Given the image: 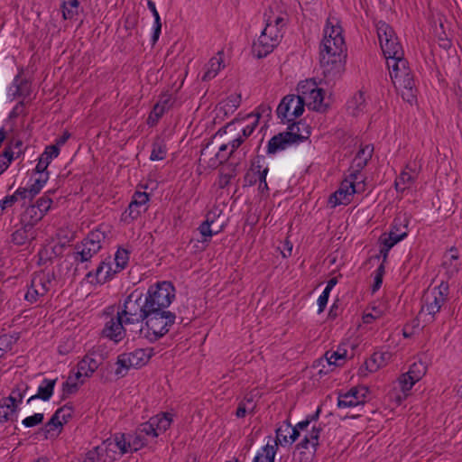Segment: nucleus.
<instances>
[{"instance_id": "2", "label": "nucleus", "mask_w": 462, "mask_h": 462, "mask_svg": "<svg viewBox=\"0 0 462 462\" xmlns=\"http://www.w3.org/2000/svg\"><path fill=\"white\" fill-rule=\"evenodd\" d=\"M143 319L144 326L139 329V337L154 343L165 336L175 323L176 315L170 310H147Z\"/></svg>"}, {"instance_id": "30", "label": "nucleus", "mask_w": 462, "mask_h": 462, "mask_svg": "<svg viewBox=\"0 0 462 462\" xmlns=\"http://www.w3.org/2000/svg\"><path fill=\"white\" fill-rule=\"evenodd\" d=\"M350 201L349 190L342 185L339 189L331 194L328 199V203L331 204L333 208L341 204L346 205L350 203Z\"/></svg>"}, {"instance_id": "41", "label": "nucleus", "mask_w": 462, "mask_h": 462, "mask_svg": "<svg viewBox=\"0 0 462 462\" xmlns=\"http://www.w3.org/2000/svg\"><path fill=\"white\" fill-rule=\"evenodd\" d=\"M152 420H154L156 431L160 434V432H165L171 427L172 416L170 413H162V416L152 417Z\"/></svg>"}, {"instance_id": "38", "label": "nucleus", "mask_w": 462, "mask_h": 462, "mask_svg": "<svg viewBox=\"0 0 462 462\" xmlns=\"http://www.w3.org/2000/svg\"><path fill=\"white\" fill-rule=\"evenodd\" d=\"M374 152V147L371 145H365L360 148L354 162H356V167L363 169L366 166L367 162L371 160Z\"/></svg>"}, {"instance_id": "54", "label": "nucleus", "mask_w": 462, "mask_h": 462, "mask_svg": "<svg viewBox=\"0 0 462 462\" xmlns=\"http://www.w3.org/2000/svg\"><path fill=\"white\" fill-rule=\"evenodd\" d=\"M44 415L43 413H34L32 416H28L22 420V425L25 428H32L37 425H40L43 422Z\"/></svg>"}, {"instance_id": "12", "label": "nucleus", "mask_w": 462, "mask_h": 462, "mask_svg": "<svg viewBox=\"0 0 462 462\" xmlns=\"http://www.w3.org/2000/svg\"><path fill=\"white\" fill-rule=\"evenodd\" d=\"M125 319L117 313L116 318H112L105 324L102 335L116 343L120 342L125 336V328H124Z\"/></svg>"}, {"instance_id": "9", "label": "nucleus", "mask_w": 462, "mask_h": 462, "mask_svg": "<svg viewBox=\"0 0 462 462\" xmlns=\"http://www.w3.org/2000/svg\"><path fill=\"white\" fill-rule=\"evenodd\" d=\"M217 137L218 136H216L215 134L200 151V160L208 158V165L211 168H217L226 162L227 160L233 156L232 152H227L228 144L226 143L221 144L218 147V152L214 153V141Z\"/></svg>"}, {"instance_id": "29", "label": "nucleus", "mask_w": 462, "mask_h": 462, "mask_svg": "<svg viewBox=\"0 0 462 462\" xmlns=\"http://www.w3.org/2000/svg\"><path fill=\"white\" fill-rule=\"evenodd\" d=\"M105 443H107V449L110 448L112 445H114L120 450L121 455H124L131 451L129 439H126V435L125 433H116L114 436V441H110L109 439H107Z\"/></svg>"}, {"instance_id": "6", "label": "nucleus", "mask_w": 462, "mask_h": 462, "mask_svg": "<svg viewBox=\"0 0 462 462\" xmlns=\"http://www.w3.org/2000/svg\"><path fill=\"white\" fill-rule=\"evenodd\" d=\"M299 123H291L289 125L287 131L273 135L268 142L267 154H275L293 143H299L308 139L310 134L308 128L306 131L307 135L295 133L294 128Z\"/></svg>"}, {"instance_id": "21", "label": "nucleus", "mask_w": 462, "mask_h": 462, "mask_svg": "<svg viewBox=\"0 0 462 462\" xmlns=\"http://www.w3.org/2000/svg\"><path fill=\"white\" fill-rule=\"evenodd\" d=\"M29 386L27 383L21 382L14 388L8 397L3 399L10 405L13 412L18 411V405L23 402Z\"/></svg>"}, {"instance_id": "31", "label": "nucleus", "mask_w": 462, "mask_h": 462, "mask_svg": "<svg viewBox=\"0 0 462 462\" xmlns=\"http://www.w3.org/2000/svg\"><path fill=\"white\" fill-rule=\"evenodd\" d=\"M13 85L15 87V91L13 93L14 98L20 97H27L30 95V84L25 79H22L21 73H18L14 79Z\"/></svg>"}, {"instance_id": "13", "label": "nucleus", "mask_w": 462, "mask_h": 462, "mask_svg": "<svg viewBox=\"0 0 462 462\" xmlns=\"http://www.w3.org/2000/svg\"><path fill=\"white\" fill-rule=\"evenodd\" d=\"M391 353L389 352H375L370 358L366 359L365 364L359 368L358 374L361 376L366 375L365 372L374 373L376 372L380 367L386 365L388 360L391 358Z\"/></svg>"}, {"instance_id": "51", "label": "nucleus", "mask_w": 462, "mask_h": 462, "mask_svg": "<svg viewBox=\"0 0 462 462\" xmlns=\"http://www.w3.org/2000/svg\"><path fill=\"white\" fill-rule=\"evenodd\" d=\"M136 430L143 436H151L152 438L159 436L154 426V420H152V418L148 421L142 423Z\"/></svg>"}, {"instance_id": "60", "label": "nucleus", "mask_w": 462, "mask_h": 462, "mask_svg": "<svg viewBox=\"0 0 462 462\" xmlns=\"http://www.w3.org/2000/svg\"><path fill=\"white\" fill-rule=\"evenodd\" d=\"M346 189L349 190V196L351 197L353 194H360L365 191V180H360L359 181H356L355 184L346 185Z\"/></svg>"}, {"instance_id": "10", "label": "nucleus", "mask_w": 462, "mask_h": 462, "mask_svg": "<svg viewBox=\"0 0 462 462\" xmlns=\"http://www.w3.org/2000/svg\"><path fill=\"white\" fill-rule=\"evenodd\" d=\"M296 103L291 116L293 118H298L302 116L304 113V107L306 105V101L304 100V97H296L295 95H287L285 96L280 102L276 114L277 116L282 120V123H285V119L288 118V113L291 109V105Z\"/></svg>"}, {"instance_id": "20", "label": "nucleus", "mask_w": 462, "mask_h": 462, "mask_svg": "<svg viewBox=\"0 0 462 462\" xmlns=\"http://www.w3.org/2000/svg\"><path fill=\"white\" fill-rule=\"evenodd\" d=\"M422 310H426L432 317L438 313L445 302V298L440 296V292H430L423 296Z\"/></svg>"}, {"instance_id": "19", "label": "nucleus", "mask_w": 462, "mask_h": 462, "mask_svg": "<svg viewBox=\"0 0 462 462\" xmlns=\"http://www.w3.org/2000/svg\"><path fill=\"white\" fill-rule=\"evenodd\" d=\"M60 148L56 145L46 146L44 152L41 154L38 159V163L34 169L35 173H45L48 171V166L50 165L52 159L57 158L60 154Z\"/></svg>"}, {"instance_id": "49", "label": "nucleus", "mask_w": 462, "mask_h": 462, "mask_svg": "<svg viewBox=\"0 0 462 462\" xmlns=\"http://www.w3.org/2000/svg\"><path fill=\"white\" fill-rule=\"evenodd\" d=\"M39 174V178L36 179L34 180V183L31 185V187L29 188V194L31 195V199H32L36 195H38L41 192L42 189L49 180V172Z\"/></svg>"}, {"instance_id": "47", "label": "nucleus", "mask_w": 462, "mask_h": 462, "mask_svg": "<svg viewBox=\"0 0 462 462\" xmlns=\"http://www.w3.org/2000/svg\"><path fill=\"white\" fill-rule=\"evenodd\" d=\"M346 349L342 347L341 346H338L337 351H327L325 354L326 362L328 365H338L337 364V360H346Z\"/></svg>"}, {"instance_id": "27", "label": "nucleus", "mask_w": 462, "mask_h": 462, "mask_svg": "<svg viewBox=\"0 0 462 462\" xmlns=\"http://www.w3.org/2000/svg\"><path fill=\"white\" fill-rule=\"evenodd\" d=\"M64 411V408H59L58 410H56V411L51 416L50 420L42 428L40 429L39 433H42L44 439H48L49 433L54 429L62 428L63 422L60 419V413Z\"/></svg>"}, {"instance_id": "22", "label": "nucleus", "mask_w": 462, "mask_h": 462, "mask_svg": "<svg viewBox=\"0 0 462 462\" xmlns=\"http://www.w3.org/2000/svg\"><path fill=\"white\" fill-rule=\"evenodd\" d=\"M57 379H43L42 384L38 388V392L36 394L32 395L28 400L27 403H30L32 401L35 399H41L44 402L49 401L54 392V387L56 385Z\"/></svg>"}, {"instance_id": "63", "label": "nucleus", "mask_w": 462, "mask_h": 462, "mask_svg": "<svg viewBox=\"0 0 462 462\" xmlns=\"http://www.w3.org/2000/svg\"><path fill=\"white\" fill-rule=\"evenodd\" d=\"M13 344L14 340L12 337L8 335H3L0 337V351L2 352L0 357L4 353L12 349Z\"/></svg>"}, {"instance_id": "11", "label": "nucleus", "mask_w": 462, "mask_h": 462, "mask_svg": "<svg viewBox=\"0 0 462 462\" xmlns=\"http://www.w3.org/2000/svg\"><path fill=\"white\" fill-rule=\"evenodd\" d=\"M368 393L369 389L366 386L361 385L353 387L346 393H339L337 398V407L346 408L364 405Z\"/></svg>"}, {"instance_id": "33", "label": "nucleus", "mask_w": 462, "mask_h": 462, "mask_svg": "<svg viewBox=\"0 0 462 462\" xmlns=\"http://www.w3.org/2000/svg\"><path fill=\"white\" fill-rule=\"evenodd\" d=\"M80 5L79 0H62V16L65 20L72 19L79 12Z\"/></svg>"}, {"instance_id": "61", "label": "nucleus", "mask_w": 462, "mask_h": 462, "mask_svg": "<svg viewBox=\"0 0 462 462\" xmlns=\"http://www.w3.org/2000/svg\"><path fill=\"white\" fill-rule=\"evenodd\" d=\"M29 240V235L20 229L12 234V242L17 245H23Z\"/></svg>"}, {"instance_id": "46", "label": "nucleus", "mask_w": 462, "mask_h": 462, "mask_svg": "<svg viewBox=\"0 0 462 462\" xmlns=\"http://www.w3.org/2000/svg\"><path fill=\"white\" fill-rule=\"evenodd\" d=\"M44 214H42L35 205H31L27 207L22 214V221H31L36 224L42 220Z\"/></svg>"}, {"instance_id": "43", "label": "nucleus", "mask_w": 462, "mask_h": 462, "mask_svg": "<svg viewBox=\"0 0 462 462\" xmlns=\"http://www.w3.org/2000/svg\"><path fill=\"white\" fill-rule=\"evenodd\" d=\"M221 63L222 60L220 58H211L208 64L207 71L204 73L202 77V80L207 81L215 78L217 72L220 70Z\"/></svg>"}, {"instance_id": "44", "label": "nucleus", "mask_w": 462, "mask_h": 462, "mask_svg": "<svg viewBox=\"0 0 462 462\" xmlns=\"http://www.w3.org/2000/svg\"><path fill=\"white\" fill-rule=\"evenodd\" d=\"M277 448L275 446L266 445L263 448V453L257 454L253 462H274Z\"/></svg>"}, {"instance_id": "3", "label": "nucleus", "mask_w": 462, "mask_h": 462, "mask_svg": "<svg viewBox=\"0 0 462 462\" xmlns=\"http://www.w3.org/2000/svg\"><path fill=\"white\" fill-rule=\"evenodd\" d=\"M143 296L149 310H167L175 299V288L171 282H158L149 286Z\"/></svg>"}, {"instance_id": "55", "label": "nucleus", "mask_w": 462, "mask_h": 462, "mask_svg": "<svg viewBox=\"0 0 462 462\" xmlns=\"http://www.w3.org/2000/svg\"><path fill=\"white\" fill-rule=\"evenodd\" d=\"M69 376L66 382L62 383V396L61 400L67 399L70 394H74L79 391V384L77 383H70Z\"/></svg>"}, {"instance_id": "35", "label": "nucleus", "mask_w": 462, "mask_h": 462, "mask_svg": "<svg viewBox=\"0 0 462 462\" xmlns=\"http://www.w3.org/2000/svg\"><path fill=\"white\" fill-rule=\"evenodd\" d=\"M147 6H148V9L152 12L153 18H154L153 33L152 36V42L155 43L158 41L159 36L161 34V31H162L161 17L156 9V5L153 1L147 0Z\"/></svg>"}, {"instance_id": "59", "label": "nucleus", "mask_w": 462, "mask_h": 462, "mask_svg": "<svg viewBox=\"0 0 462 462\" xmlns=\"http://www.w3.org/2000/svg\"><path fill=\"white\" fill-rule=\"evenodd\" d=\"M268 167H265L263 169V171H258V181L259 182V190L261 193L267 192L269 190L267 182H266V176L268 173Z\"/></svg>"}, {"instance_id": "15", "label": "nucleus", "mask_w": 462, "mask_h": 462, "mask_svg": "<svg viewBox=\"0 0 462 462\" xmlns=\"http://www.w3.org/2000/svg\"><path fill=\"white\" fill-rule=\"evenodd\" d=\"M380 45L387 62L389 60H392L393 63H394V61L406 60L403 57L404 52L402 47L398 42L397 36L393 39L389 38L386 42Z\"/></svg>"}, {"instance_id": "42", "label": "nucleus", "mask_w": 462, "mask_h": 462, "mask_svg": "<svg viewBox=\"0 0 462 462\" xmlns=\"http://www.w3.org/2000/svg\"><path fill=\"white\" fill-rule=\"evenodd\" d=\"M317 87V82L313 79L300 81L297 87L299 95H297L296 97H304L305 100L306 97H309V96L311 95L312 92H314Z\"/></svg>"}, {"instance_id": "14", "label": "nucleus", "mask_w": 462, "mask_h": 462, "mask_svg": "<svg viewBox=\"0 0 462 462\" xmlns=\"http://www.w3.org/2000/svg\"><path fill=\"white\" fill-rule=\"evenodd\" d=\"M261 116V114L259 112H256L254 114H249L245 117L243 118H235L228 124H226L225 126L218 129V131L216 133V136H222L223 134H229V135H233L236 132V125H244L245 121H248L250 119H253V121L248 124L249 126H253V130L256 128L259 123V118Z\"/></svg>"}, {"instance_id": "62", "label": "nucleus", "mask_w": 462, "mask_h": 462, "mask_svg": "<svg viewBox=\"0 0 462 462\" xmlns=\"http://www.w3.org/2000/svg\"><path fill=\"white\" fill-rule=\"evenodd\" d=\"M236 166H233L231 172L228 173H221L219 176L218 186L220 189H225L230 183V180L236 176Z\"/></svg>"}, {"instance_id": "40", "label": "nucleus", "mask_w": 462, "mask_h": 462, "mask_svg": "<svg viewBox=\"0 0 462 462\" xmlns=\"http://www.w3.org/2000/svg\"><path fill=\"white\" fill-rule=\"evenodd\" d=\"M129 254L130 252L126 249L121 247L117 249L115 255L116 269L114 270V273L121 272L127 266L129 261Z\"/></svg>"}, {"instance_id": "36", "label": "nucleus", "mask_w": 462, "mask_h": 462, "mask_svg": "<svg viewBox=\"0 0 462 462\" xmlns=\"http://www.w3.org/2000/svg\"><path fill=\"white\" fill-rule=\"evenodd\" d=\"M167 154V147L163 140L156 138L152 145V152L150 155L151 161H162L165 159Z\"/></svg>"}, {"instance_id": "8", "label": "nucleus", "mask_w": 462, "mask_h": 462, "mask_svg": "<svg viewBox=\"0 0 462 462\" xmlns=\"http://www.w3.org/2000/svg\"><path fill=\"white\" fill-rule=\"evenodd\" d=\"M387 66L389 69H392L390 76L394 85H398L400 88H403L404 89L415 88L413 75L408 66L407 60L394 61V63L392 64L388 61Z\"/></svg>"}, {"instance_id": "57", "label": "nucleus", "mask_w": 462, "mask_h": 462, "mask_svg": "<svg viewBox=\"0 0 462 462\" xmlns=\"http://www.w3.org/2000/svg\"><path fill=\"white\" fill-rule=\"evenodd\" d=\"M106 261L100 262L98 266H97V268L96 269V271L95 272H88L86 274V278L88 280H89L90 278H94L95 281L90 280L89 282L91 283H97L98 279H102V277H103L102 273H103L104 269L106 268Z\"/></svg>"}, {"instance_id": "23", "label": "nucleus", "mask_w": 462, "mask_h": 462, "mask_svg": "<svg viewBox=\"0 0 462 462\" xmlns=\"http://www.w3.org/2000/svg\"><path fill=\"white\" fill-rule=\"evenodd\" d=\"M216 217V212L209 211L206 216L205 221L199 226V233L204 237V241H208L207 237H211L213 235L218 234L222 230V225H219L218 228L216 230L212 229Z\"/></svg>"}, {"instance_id": "32", "label": "nucleus", "mask_w": 462, "mask_h": 462, "mask_svg": "<svg viewBox=\"0 0 462 462\" xmlns=\"http://www.w3.org/2000/svg\"><path fill=\"white\" fill-rule=\"evenodd\" d=\"M291 431V424L289 420L283 421V423L276 429L275 447L278 445L283 446L290 443L289 433Z\"/></svg>"}, {"instance_id": "53", "label": "nucleus", "mask_w": 462, "mask_h": 462, "mask_svg": "<svg viewBox=\"0 0 462 462\" xmlns=\"http://www.w3.org/2000/svg\"><path fill=\"white\" fill-rule=\"evenodd\" d=\"M52 193H54V190H49L44 196L38 199L34 204L36 208H38V209H40V211L44 215L49 211L52 203V199L47 194Z\"/></svg>"}, {"instance_id": "5", "label": "nucleus", "mask_w": 462, "mask_h": 462, "mask_svg": "<svg viewBox=\"0 0 462 462\" xmlns=\"http://www.w3.org/2000/svg\"><path fill=\"white\" fill-rule=\"evenodd\" d=\"M153 353L152 348H137L130 353H123L117 356V368L115 371L116 375L124 377L130 368H140L146 365Z\"/></svg>"}, {"instance_id": "45", "label": "nucleus", "mask_w": 462, "mask_h": 462, "mask_svg": "<svg viewBox=\"0 0 462 462\" xmlns=\"http://www.w3.org/2000/svg\"><path fill=\"white\" fill-rule=\"evenodd\" d=\"M17 419V412H13L10 405L3 398L0 400V424L7 422L8 420H15Z\"/></svg>"}, {"instance_id": "37", "label": "nucleus", "mask_w": 462, "mask_h": 462, "mask_svg": "<svg viewBox=\"0 0 462 462\" xmlns=\"http://www.w3.org/2000/svg\"><path fill=\"white\" fill-rule=\"evenodd\" d=\"M427 372V365L421 362H414L411 365L409 371L407 372V376L409 379H412L413 382H419Z\"/></svg>"}, {"instance_id": "58", "label": "nucleus", "mask_w": 462, "mask_h": 462, "mask_svg": "<svg viewBox=\"0 0 462 462\" xmlns=\"http://www.w3.org/2000/svg\"><path fill=\"white\" fill-rule=\"evenodd\" d=\"M321 431H322V429L320 427L313 426L310 434L308 435L310 440L311 441V446L313 448V452H312L311 456L314 455V453L317 451V448L319 445V435H320Z\"/></svg>"}, {"instance_id": "17", "label": "nucleus", "mask_w": 462, "mask_h": 462, "mask_svg": "<svg viewBox=\"0 0 462 462\" xmlns=\"http://www.w3.org/2000/svg\"><path fill=\"white\" fill-rule=\"evenodd\" d=\"M105 226L99 225L97 228L89 232L88 236L79 243L92 249V254H97L102 248L101 242L106 237Z\"/></svg>"}, {"instance_id": "18", "label": "nucleus", "mask_w": 462, "mask_h": 462, "mask_svg": "<svg viewBox=\"0 0 462 462\" xmlns=\"http://www.w3.org/2000/svg\"><path fill=\"white\" fill-rule=\"evenodd\" d=\"M406 229L407 224L404 225L401 217H395L393 219L392 228L387 236L386 234L384 233L380 237L387 241L388 243L393 242L394 246L397 243L403 240L407 236L408 233Z\"/></svg>"}, {"instance_id": "4", "label": "nucleus", "mask_w": 462, "mask_h": 462, "mask_svg": "<svg viewBox=\"0 0 462 462\" xmlns=\"http://www.w3.org/2000/svg\"><path fill=\"white\" fill-rule=\"evenodd\" d=\"M145 305L143 293L136 289L125 299L123 308L117 313L125 319V325L143 323L148 312Z\"/></svg>"}, {"instance_id": "7", "label": "nucleus", "mask_w": 462, "mask_h": 462, "mask_svg": "<svg viewBox=\"0 0 462 462\" xmlns=\"http://www.w3.org/2000/svg\"><path fill=\"white\" fill-rule=\"evenodd\" d=\"M282 34L278 30L273 31V24L267 23L257 42L253 44V52L258 58H263L273 51L278 45Z\"/></svg>"}, {"instance_id": "34", "label": "nucleus", "mask_w": 462, "mask_h": 462, "mask_svg": "<svg viewBox=\"0 0 462 462\" xmlns=\"http://www.w3.org/2000/svg\"><path fill=\"white\" fill-rule=\"evenodd\" d=\"M376 31L380 44L386 42L389 38L393 39L396 37L393 29L384 21H379L376 23Z\"/></svg>"}, {"instance_id": "16", "label": "nucleus", "mask_w": 462, "mask_h": 462, "mask_svg": "<svg viewBox=\"0 0 462 462\" xmlns=\"http://www.w3.org/2000/svg\"><path fill=\"white\" fill-rule=\"evenodd\" d=\"M149 200V194L143 191H135L133 195L132 201L130 202L125 214V218L128 217L131 220L137 219L142 213L141 208L144 207Z\"/></svg>"}, {"instance_id": "48", "label": "nucleus", "mask_w": 462, "mask_h": 462, "mask_svg": "<svg viewBox=\"0 0 462 462\" xmlns=\"http://www.w3.org/2000/svg\"><path fill=\"white\" fill-rule=\"evenodd\" d=\"M365 106V93L359 90L348 102V108L353 109V115L362 111Z\"/></svg>"}, {"instance_id": "56", "label": "nucleus", "mask_w": 462, "mask_h": 462, "mask_svg": "<svg viewBox=\"0 0 462 462\" xmlns=\"http://www.w3.org/2000/svg\"><path fill=\"white\" fill-rule=\"evenodd\" d=\"M175 103V98L172 97L171 94L163 93L159 97V99L157 101V104L161 105V106L165 109L166 111H169L170 108L172 107V106Z\"/></svg>"}, {"instance_id": "64", "label": "nucleus", "mask_w": 462, "mask_h": 462, "mask_svg": "<svg viewBox=\"0 0 462 462\" xmlns=\"http://www.w3.org/2000/svg\"><path fill=\"white\" fill-rule=\"evenodd\" d=\"M416 382H413L412 379H409L407 376V373L402 374L401 377L399 378V383L401 386V389L403 393H406L410 391L412 386L415 384Z\"/></svg>"}, {"instance_id": "1", "label": "nucleus", "mask_w": 462, "mask_h": 462, "mask_svg": "<svg viewBox=\"0 0 462 462\" xmlns=\"http://www.w3.org/2000/svg\"><path fill=\"white\" fill-rule=\"evenodd\" d=\"M346 43L341 27L327 26L320 43L319 63L328 81H335L345 71Z\"/></svg>"}, {"instance_id": "50", "label": "nucleus", "mask_w": 462, "mask_h": 462, "mask_svg": "<svg viewBox=\"0 0 462 462\" xmlns=\"http://www.w3.org/2000/svg\"><path fill=\"white\" fill-rule=\"evenodd\" d=\"M130 448L132 452H136L147 445V439L137 430L134 435H128Z\"/></svg>"}, {"instance_id": "28", "label": "nucleus", "mask_w": 462, "mask_h": 462, "mask_svg": "<svg viewBox=\"0 0 462 462\" xmlns=\"http://www.w3.org/2000/svg\"><path fill=\"white\" fill-rule=\"evenodd\" d=\"M54 272L47 273L36 274L32 277V281L33 287H37L38 290H44V295L50 291V284L54 280Z\"/></svg>"}, {"instance_id": "39", "label": "nucleus", "mask_w": 462, "mask_h": 462, "mask_svg": "<svg viewBox=\"0 0 462 462\" xmlns=\"http://www.w3.org/2000/svg\"><path fill=\"white\" fill-rule=\"evenodd\" d=\"M415 180V177L411 172L405 171H402L399 177L394 181V186L397 191L403 192L408 189Z\"/></svg>"}, {"instance_id": "24", "label": "nucleus", "mask_w": 462, "mask_h": 462, "mask_svg": "<svg viewBox=\"0 0 462 462\" xmlns=\"http://www.w3.org/2000/svg\"><path fill=\"white\" fill-rule=\"evenodd\" d=\"M325 91L322 88L317 87L314 92L309 96L311 99L307 106L309 109H312L316 112L324 113L328 108V105L324 103Z\"/></svg>"}, {"instance_id": "26", "label": "nucleus", "mask_w": 462, "mask_h": 462, "mask_svg": "<svg viewBox=\"0 0 462 462\" xmlns=\"http://www.w3.org/2000/svg\"><path fill=\"white\" fill-rule=\"evenodd\" d=\"M96 254H92V249L87 245L76 244L74 246L73 259L77 265L88 263Z\"/></svg>"}, {"instance_id": "25", "label": "nucleus", "mask_w": 462, "mask_h": 462, "mask_svg": "<svg viewBox=\"0 0 462 462\" xmlns=\"http://www.w3.org/2000/svg\"><path fill=\"white\" fill-rule=\"evenodd\" d=\"M95 351L84 356V358L79 362L77 367L79 371H83L85 377H90L94 372L98 368L100 362L96 360L93 356Z\"/></svg>"}, {"instance_id": "52", "label": "nucleus", "mask_w": 462, "mask_h": 462, "mask_svg": "<svg viewBox=\"0 0 462 462\" xmlns=\"http://www.w3.org/2000/svg\"><path fill=\"white\" fill-rule=\"evenodd\" d=\"M42 296H44V290H38L37 287H33L32 281H31V284L24 295V300L32 304L35 303L38 299Z\"/></svg>"}]
</instances>
